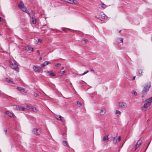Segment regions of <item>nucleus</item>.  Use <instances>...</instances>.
<instances>
[{
  "label": "nucleus",
  "instance_id": "obj_1",
  "mask_svg": "<svg viewBox=\"0 0 152 152\" xmlns=\"http://www.w3.org/2000/svg\"><path fill=\"white\" fill-rule=\"evenodd\" d=\"M18 7L22 11H24L25 12L29 14L30 18V19L32 18H35L34 13L32 10L31 11V13L28 12L27 10V9L24 6V4L22 2H20L18 4Z\"/></svg>",
  "mask_w": 152,
  "mask_h": 152
},
{
  "label": "nucleus",
  "instance_id": "obj_2",
  "mask_svg": "<svg viewBox=\"0 0 152 152\" xmlns=\"http://www.w3.org/2000/svg\"><path fill=\"white\" fill-rule=\"evenodd\" d=\"M151 82H148L145 83L143 86V88L141 93V97L142 98L146 94L147 92L151 86Z\"/></svg>",
  "mask_w": 152,
  "mask_h": 152
},
{
  "label": "nucleus",
  "instance_id": "obj_3",
  "mask_svg": "<svg viewBox=\"0 0 152 152\" xmlns=\"http://www.w3.org/2000/svg\"><path fill=\"white\" fill-rule=\"evenodd\" d=\"M152 102V96L146 99L145 102V103L143 105L142 110L145 111L146 110V109L148 108L151 105Z\"/></svg>",
  "mask_w": 152,
  "mask_h": 152
},
{
  "label": "nucleus",
  "instance_id": "obj_4",
  "mask_svg": "<svg viewBox=\"0 0 152 152\" xmlns=\"http://www.w3.org/2000/svg\"><path fill=\"white\" fill-rule=\"evenodd\" d=\"M26 108L28 110L32 111L34 112H37L38 110V109L37 107L32 106H29L28 105H26Z\"/></svg>",
  "mask_w": 152,
  "mask_h": 152
},
{
  "label": "nucleus",
  "instance_id": "obj_5",
  "mask_svg": "<svg viewBox=\"0 0 152 152\" xmlns=\"http://www.w3.org/2000/svg\"><path fill=\"white\" fill-rule=\"evenodd\" d=\"M11 67L17 72H19V69L17 65L15 63H12L11 64Z\"/></svg>",
  "mask_w": 152,
  "mask_h": 152
},
{
  "label": "nucleus",
  "instance_id": "obj_6",
  "mask_svg": "<svg viewBox=\"0 0 152 152\" xmlns=\"http://www.w3.org/2000/svg\"><path fill=\"white\" fill-rule=\"evenodd\" d=\"M118 107L120 108H125L127 107V105L126 103L125 102H121L119 103Z\"/></svg>",
  "mask_w": 152,
  "mask_h": 152
},
{
  "label": "nucleus",
  "instance_id": "obj_7",
  "mask_svg": "<svg viewBox=\"0 0 152 152\" xmlns=\"http://www.w3.org/2000/svg\"><path fill=\"white\" fill-rule=\"evenodd\" d=\"M13 108L15 110L22 111H24L25 109V108L18 105H14Z\"/></svg>",
  "mask_w": 152,
  "mask_h": 152
},
{
  "label": "nucleus",
  "instance_id": "obj_8",
  "mask_svg": "<svg viewBox=\"0 0 152 152\" xmlns=\"http://www.w3.org/2000/svg\"><path fill=\"white\" fill-rule=\"evenodd\" d=\"M32 131L35 134L38 135H39L41 133L39 129H34Z\"/></svg>",
  "mask_w": 152,
  "mask_h": 152
},
{
  "label": "nucleus",
  "instance_id": "obj_9",
  "mask_svg": "<svg viewBox=\"0 0 152 152\" xmlns=\"http://www.w3.org/2000/svg\"><path fill=\"white\" fill-rule=\"evenodd\" d=\"M142 143V140L141 139H140L137 142L135 146V150H136L137 148L139 147L140 145H141Z\"/></svg>",
  "mask_w": 152,
  "mask_h": 152
},
{
  "label": "nucleus",
  "instance_id": "obj_10",
  "mask_svg": "<svg viewBox=\"0 0 152 152\" xmlns=\"http://www.w3.org/2000/svg\"><path fill=\"white\" fill-rule=\"evenodd\" d=\"M34 71L35 72H41V68L39 67L34 66L33 67Z\"/></svg>",
  "mask_w": 152,
  "mask_h": 152
},
{
  "label": "nucleus",
  "instance_id": "obj_11",
  "mask_svg": "<svg viewBox=\"0 0 152 152\" xmlns=\"http://www.w3.org/2000/svg\"><path fill=\"white\" fill-rule=\"evenodd\" d=\"M6 114L8 115V116H9L10 117H13L15 118V115L14 114L10 112L9 111H6L5 112Z\"/></svg>",
  "mask_w": 152,
  "mask_h": 152
},
{
  "label": "nucleus",
  "instance_id": "obj_12",
  "mask_svg": "<svg viewBox=\"0 0 152 152\" xmlns=\"http://www.w3.org/2000/svg\"><path fill=\"white\" fill-rule=\"evenodd\" d=\"M106 112V109L104 108H103L99 111V113L100 115H103L105 114Z\"/></svg>",
  "mask_w": 152,
  "mask_h": 152
},
{
  "label": "nucleus",
  "instance_id": "obj_13",
  "mask_svg": "<svg viewBox=\"0 0 152 152\" xmlns=\"http://www.w3.org/2000/svg\"><path fill=\"white\" fill-rule=\"evenodd\" d=\"M17 89L19 91L23 92L24 93H27V91L26 89L22 87H18L17 88Z\"/></svg>",
  "mask_w": 152,
  "mask_h": 152
},
{
  "label": "nucleus",
  "instance_id": "obj_14",
  "mask_svg": "<svg viewBox=\"0 0 152 152\" xmlns=\"http://www.w3.org/2000/svg\"><path fill=\"white\" fill-rule=\"evenodd\" d=\"M50 64V63L49 61H46L43 63L42 64L40 65V66L42 67H44Z\"/></svg>",
  "mask_w": 152,
  "mask_h": 152
},
{
  "label": "nucleus",
  "instance_id": "obj_15",
  "mask_svg": "<svg viewBox=\"0 0 152 152\" xmlns=\"http://www.w3.org/2000/svg\"><path fill=\"white\" fill-rule=\"evenodd\" d=\"M142 75V69H139L138 72L136 73V75L138 76H141Z\"/></svg>",
  "mask_w": 152,
  "mask_h": 152
},
{
  "label": "nucleus",
  "instance_id": "obj_16",
  "mask_svg": "<svg viewBox=\"0 0 152 152\" xmlns=\"http://www.w3.org/2000/svg\"><path fill=\"white\" fill-rule=\"evenodd\" d=\"M46 72L47 74H48L49 76L51 77L54 76L56 75L53 73L52 72L47 71Z\"/></svg>",
  "mask_w": 152,
  "mask_h": 152
},
{
  "label": "nucleus",
  "instance_id": "obj_17",
  "mask_svg": "<svg viewBox=\"0 0 152 152\" xmlns=\"http://www.w3.org/2000/svg\"><path fill=\"white\" fill-rule=\"evenodd\" d=\"M25 50L27 51H31V52L33 51V48L30 46L25 47Z\"/></svg>",
  "mask_w": 152,
  "mask_h": 152
},
{
  "label": "nucleus",
  "instance_id": "obj_18",
  "mask_svg": "<svg viewBox=\"0 0 152 152\" xmlns=\"http://www.w3.org/2000/svg\"><path fill=\"white\" fill-rule=\"evenodd\" d=\"M72 4H73L75 5H79V4L78 2L76 0H73Z\"/></svg>",
  "mask_w": 152,
  "mask_h": 152
},
{
  "label": "nucleus",
  "instance_id": "obj_19",
  "mask_svg": "<svg viewBox=\"0 0 152 152\" xmlns=\"http://www.w3.org/2000/svg\"><path fill=\"white\" fill-rule=\"evenodd\" d=\"M109 140L108 136H105L104 137L102 141H108Z\"/></svg>",
  "mask_w": 152,
  "mask_h": 152
},
{
  "label": "nucleus",
  "instance_id": "obj_20",
  "mask_svg": "<svg viewBox=\"0 0 152 152\" xmlns=\"http://www.w3.org/2000/svg\"><path fill=\"white\" fill-rule=\"evenodd\" d=\"M31 20V23L34 24H35L37 22V19L36 18H32L30 19Z\"/></svg>",
  "mask_w": 152,
  "mask_h": 152
},
{
  "label": "nucleus",
  "instance_id": "obj_21",
  "mask_svg": "<svg viewBox=\"0 0 152 152\" xmlns=\"http://www.w3.org/2000/svg\"><path fill=\"white\" fill-rule=\"evenodd\" d=\"M64 1L68 3L72 4L73 0H61Z\"/></svg>",
  "mask_w": 152,
  "mask_h": 152
},
{
  "label": "nucleus",
  "instance_id": "obj_22",
  "mask_svg": "<svg viewBox=\"0 0 152 152\" xmlns=\"http://www.w3.org/2000/svg\"><path fill=\"white\" fill-rule=\"evenodd\" d=\"M101 18H102L105 19H107L108 18V17L105 14L102 15H101Z\"/></svg>",
  "mask_w": 152,
  "mask_h": 152
},
{
  "label": "nucleus",
  "instance_id": "obj_23",
  "mask_svg": "<svg viewBox=\"0 0 152 152\" xmlns=\"http://www.w3.org/2000/svg\"><path fill=\"white\" fill-rule=\"evenodd\" d=\"M115 113L116 115H121V112L118 110H116L115 111Z\"/></svg>",
  "mask_w": 152,
  "mask_h": 152
},
{
  "label": "nucleus",
  "instance_id": "obj_24",
  "mask_svg": "<svg viewBox=\"0 0 152 152\" xmlns=\"http://www.w3.org/2000/svg\"><path fill=\"white\" fill-rule=\"evenodd\" d=\"M100 6L102 8L104 9L105 8L107 7L106 5L103 3H102L100 4Z\"/></svg>",
  "mask_w": 152,
  "mask_h": 152
},
{
  "label": "nucleus",
  "instance_id": "obj_25",
  "mask_svg": "<svg viewBox=\"0 0 152 152\" xmlns=\"http://www.w3.org/2000/svg\"><path fill=\"white\" fill-rule=\"evenodd\" d=\"M59 118H60V120L63 122H64L65 121L63 117H61L60 115H59L58 116Z\"/></svg>",
  "mask_w": 152,
  "mask_h": 152
},
{
  "label": "nucleus",
  "instance_id": "obj_26",
  "mask_svg": "<svg viewBox=\"0 0 152 152\" xmlns=\"http://www.w3.org/2000/svg\"><path fill=\"white\" fill-rule=\"evenodd\" d=\"M113 142L114 143H116L118 142L117 140V138L116 137H114L113 138Z\"/></svg>",
  "mask_w": 152,
  "mask_h": 152
},
{
  "label": "nucleus",
  "instance_id": "obj_27",
  "mask_svg": "<svg viewBox=\"0 0 152 152\" xmlns=\"http://www.w3.org/2000/svg\"><path fill=\"white\" fill-rule=\"evenodd\" d=\"M88 42V40L86 39H84L82 41V43L84 44Z\"/></svg>",
  "mask_w": 152,
  "mask_h": 152
},
{
  "label": "nucleus",
  "instance_id": "obj_28",
  "mask_svg": "<svg viewBox=\"0 0 152 152\" xmlns=\"http://www.w3.org/2000/svg\"><path fill=\"white\" fill-rule=\"evenodd\" d=\"M132 93L135 96H136L137 94V93L134 90H133L132 91Z\"/></svg>",
  "mask_w": 152,
  "mask_h": 152
},
{
  "label": "nucleus",
  "instance_id": "obj_29",
  "mask_svg": "<svg viewBox=\"0 0 152 152\" xmlns=\"http://www.w3.org/2000/svg\"><path fill=\"white\" fill-rule=\"evenodd\" d=\"M59 73L61 74V75L62 76L63 75H64L65 74V71H63L62 72H59Z\"/></svg>",
  "mask_w": 152,
  "mask_h": 152
},
{
  "label": "nucleus",
  "instance_id": "obj_30",
  "mask_svg": "<svg viewBox=\"0 0 152 152\" xmlns=\"http://www.w3.org/2000/svg\"><path fill=\"white\" fill-rule=\"evenodd\" d=\"M63 143H64V145H66V146L67 147H69V145L68 144V143H67V141H64L63 142Z\"/></svg>",
  "mask_w": 152,
  "mask_h": 152
},
{
  "label": "nucleus",
  "instance_id": "obj_31",
  "mask_svg": "<svg viewBox=\"0 0 152 152\" xmlns=\"http://www.w3.org/2000/svg\"><path fill=\"white\" fill-rule=\"evenodd\" d=\"M6 82H7L8 83H10V82H11L12 83H13V84H14V83L12 81H11L9 79H7V80H6Z\"/></svg>",
  "mask_w": 152,
  "mask_h": 152
},
{
  "label": "nucleus",
  "instance_id": "obj_32",
  "mask_svg": "<svg viewBox=\"0 0 152 152\" xmlns=\"http://www.w3.org/2000/svg\"><path fill=\"white\" fill-rule=\"evenodd\" d=\"M77 104L79 106H81L82 105L81 103L80 102L77 101Z\"/></svg>",
  "mask_w": 152,
  "mask_h": 152
},
{
  "label": "nucleus",
  "instance_id": "obj_33",
  "mask_svg": "<svg viewBox=\"0 0 152 152\" xmlns=\"http://www.w3.org/2000/svg\"><path fill=\"white\" fill-rule=\"evenodd\" d=\"M88 70H86V71H85L82 74V75H85V74H86L87 73H88Z\"/></svg>",
  "mask_w": 152,
  "mask_h": 152
},
{
  "label": "nucleus",
  "instance_id": "obj_34",
  "mask_svg": "<svg viewBox=\"0 0 152 152\" xmlns=\"http://www.w3.org/2000/svg\"><path fill=\"white\" fill-rule=\"evenodd\" d=\"M66 29H67V30H71V29H70V28H64V29H62V30L63 31H66Z\"/></svg>",
  "mask_w": 152,
  "mask_h": 152
},
{
  "label": "nucleus",
  "instance_id": "obj_35",
  "mask_svg": "<svg viewBox=\"0 0 152 152\" xmlns=\"http://www.w3.org/2000/svg\"><path fill=\"white\" fill-rule=\"evenodd\" d=\"M61 65V64L60 63H58V64H56V66H57V67H59Z\"/></svg>",
  "mask_w": 152,
  "mask_h": 152
},
{
  "label": "nucleus",
  "instance_id": "obj_36",
  "mask_svg": "<svg viewBox=\"0 0 152 152\" xmlns=\"http://www.w3.org/2000/svg\"><path fill=\"white\" fill-rule=\"evenodd\" d=\"M121 137H119L118 138H117V140L118 142H119L120 140Z\"/></svg>",
  "mask_w": 152,
  "mask_h": 152
},
{
  "label": "nucleus",
  "instance_id": "obj_37",
  "mask_svg": "<svg viewBox=\"0 0 152 152\" xmlns=\"http://www.w3.org/2000/svg\"><path fill=\"white\" fill-rule=\"evenodd\" d=\"M121 137H119L118 138H117V140L118 142H119L120 140Z\"/></svg>",
  "mask_w": 152,
  "mask_h": 152
},
{
  "label": "nucleus",
  "instance_id": "obj_38",
  "mask_svg": "<svg viewBox=\"0 0 152 152\" xmlns=\"http://www.w3.org/2000/svg\"><path fill=\"white\" fill-rule=\"evenodd\" d=\"M4 132L5 133V134H7V129H5L4 130Z\"/></svg>",
  "mask_w": 152,
  "mask_h": 152
},
{
  "label": "nucleus",
  "instance_id": "obj_39",
  "mask_svg": "<svg viewBox=\"0 0 152 152\" xmlns=\"http://www.w3.org/2000/svg\"><path fill=\"white\" fill-rule=\"evenodd\" d=\"M123 38H120V42H123Z\"/></svg>",
  "mask_w": 152,
  "mask_h": 152
},
{
  "label": "nucleus",
  "instance_id": "obj_40",
  "mask_svg": "<svg viewBox=\"0 0 152 152\" xmlns=\"http://www.w3.org/2000/svg\"><path fill=\"white\" fill-rule=\"evenodd\" d=\"M34 96L35 97H37L38 96V95L36 93H35L34 94Z\"/></svg>",
  "mask_w": 152,
  "mask_h": 152
},
{
  "label": "nucleus",
  "instance_id": "obj_41",
  "mask_svg": "<svg viewBox=\"0 0 152 152\" xmlns=\"http://www.w3.org/2000/svg\"><path fill=\"white\" fill-rule=\"evenodd\" d=\"M42 41V40L41 39H39L38 40V41H37V42H41Z\"/></svg>",
  "mask_w": 152,
  "mask_h": 152
},
{
  "label": "nucleus",
  "instance_id": "obj_42",
  "mask_svg": "<svg viewBox=\"0 0 152 152\" xmlns=\"http://www.w3.org/2000/svg\"><path fill=\"white\" fill-rule=\"evenodd\" d=\"M37 52L38 53L39 55L40 53H39V50H37Z\"/></svg>",
  "mask_w": 152,
  "mask_h": 152
},
{
  "label": "nucleus",
  "instance_id": "obj_43",
  "mask_svg": "<svg viewBox=\"0 0 152 152\" xmlns=\"http://www.w3.org/2000/svg\"><path fill=\"white\" fill-rule=\"evenodd\" d=\"M135 78V76H134L133 77L132 80H134Z\"/></svg>",
  "mask_w": 152,
  "mask_h": 152
},
{
  "label": "nucleus",
  "instance_id": "obj_44",
  "mask_svg": "<svg viewBox=\"0 0 152 152\" xmlns=\"http://www.w3.org/2000/svg\"><path fill=\"white\" fill-rule=\"evenodd\" d=\"M42 57H40L39 58V60H42Z\"/></svg>",
  "mask_w": 152,
  "mask_h": 152
},
{
  "label": "nucleus",
  "instance_id": "obj_45",
  "mask_svg": "<svg viewBox=\"0 0 152 152\" xmlns=\"http://www.w3.org/2000/svg\"><path fill=\"white\" fill-rule=\"evenodd\" d=\"M91 71H93V72H94V69H91Z\"/></svg>",
  "mask_w": 152,
  "mask_h": 152
},
{
  "label": "nucleus",
  "instance_id": "obj_46",
  "mask_svg": "<svg viewBox=\"0 0 152 152\" xmlns=\"http://www.w3.org/2000/svg\"><path fill=\"white\" fill-rule=\"evenodd\" d=\"M98 19H99V20H100V17H98Z\"/></svg>",
  "mask_w": 152,
  "mask_h": 152
},
{
  "label": "nucleus",
  "instance_id": "obj_47",
  "mask_svg": "<svg viewBox=\"0 0 152 152\" xmlns=\"http://www.w3.org/2000/svg\"><path fill=\"white\" fill-rule=\"evenodd\" d=\"M1 21V18L0 17V21Z\"/></svg>",
  "mask_w": 152,
  "mask_h": 152
},
{
  "label": "nucleus",
  "instance_id": "obj_48",
  "mask_svg": "<svg viewBox=\"0 0 152 152\" xmlns=\"http://www.w3.org/2000/svg\"><path fill=\"white\" fill-rule=\"evenodd\" d=\"M95 18H98L96 16L95 17Z\"/></svg>",
  "mask_w": 152,
  "mask_h": 152
},
{
  "label": "nucleus",
  "instance_id": "obj_49",
  "mask_svg": "<svg viewBox=\"0 0 152 152\" xmlns=\"http://www.w3.org/2000/svg\"><path fill=\"white\" fill-rule=\"evenodd\" d=\"M121 31V30H120L119 31V32L120 33Z\"/></svg>",
  "mask_w": 152,
  "mask_h": 152
},
{
  "label": "nucleus",
  "instance_id": "obj_50",
  "mask_svg": "<svg viewBox=\"0 0 152 152\" xmlns=\"http://www.w3.org/2000/svg\"><path fill=\"white\" fill-rule=\"evenodd\" d=\"M151 41H152V38H151Z\"/></svg>",
  "mask_w": 152,
  "mask_h": 152
},
{
  "label": "nucleus",
  "instance_id": "obj_51",
  "mask_svg": "<svg viewBox=\"0 0 152 152\" xmlns=\"http://www.w3.org/2000/svg\"><path fill=\"white\" fill-rule=\"evenodd\" d=\"M64 69V67H63V68H62V69Z\"/></svg>",
  "mask_w": 152,
  "mask_h": 152
},
{
  "label": "nucleus",
  "instance_id": "obj_52",
  "mask_svg": "<svg viewBox=\"0 0 152 152\" xmlns=\"http://www.w3.org/2000/svg\"><path fill=\"white\" fill-rule=\"evenodd\" d=\"M56 118V119H58V118Z\"/></svg>",
  "mask_w": 152,
  "mask_h": 152
}]
</instances>
